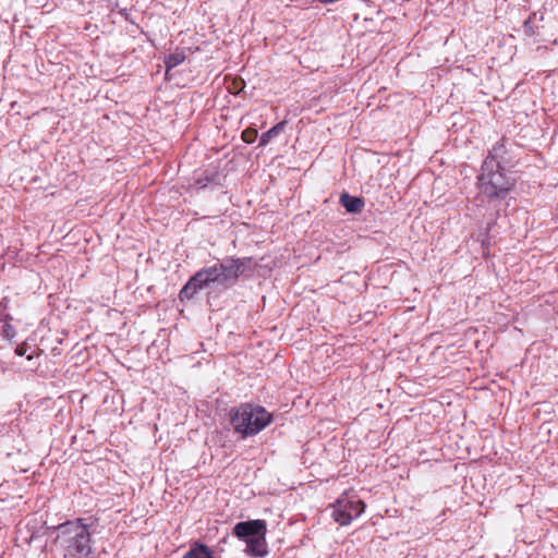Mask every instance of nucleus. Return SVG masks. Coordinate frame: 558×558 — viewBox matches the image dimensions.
<instances>
[{
	"label": "nucleus",
	"mask_w": 558,
	"mask_h": 558,
	"mask_svg": "<svg viewBox=\"0 0 558 558\" xmlns=\"http://www.w3.org/2000/svg\"><path fill=\"white\" fill-rule=\"evenodd\" d=\"M245 553L251 557H265L268 554L266 534L247 539Z\"/></svg>",
	"instance_id": "obj_8"
},
{
	"label": "nucleus",
	"mask_w": 558,
	"mask_h": 558,
	"mask_svg": "<svg viewBox=\"0 0 558 558\" xmlns=\"http://www.w3.org/2000/svg\"><path fill=\"white\" fill-rule=\"evenodd\" d=\"M284 126L286 121H282L264 132L259 138V146H266L272 138L277 137L284 130Z\"/></svg>",
	"instance_id": "obj_11"
},
{
	"label": "nucleus",
	"mask_w": 558,
	"mask_h": 558,
	"mask_svg": "<svg viewBox=\"0 0 558 558\" xmlns=\"http://www.w3.org/2000/svg\"><path fill=\"white\" fill-rule=\"evenodd\" d=\"M241 137L245 143L251 144L256 140L257 131L255 129L248 128L242 132Z\"/></svg>",
	"instance_id": "obj_13"
},
{
	"label": "nucleus",
	"mask_w": 558,
	"mask_h": 558,
	"mask_svg": "<svg viewBox=\"0 0 558 558\" xmlns=\"http://www.w3.org/2000/svg\"><path fill=\"white\" fill-rule=\"evenodd\" d=\"M230 424L234 433L242 438L257 435L272 421V415L264 407L244 402L229 412Z\"/></svg>",
	"instance_id": "obj_3"
},
{
	"label": "nucleus",
	"mask_w": 558,
	"mask_h": 558,
	"mask_svg": "<svg viewBox=\"0 0 558 558\" xmlns=\"http://www.w3.org/2000/svg\"><path fill=\"white\" fill-rule=\"evenodd\" d=\"M476 186L478 193L485 196L489 203L500 202L507 198L515 186V179L507 173L505 168L481 166Z\"/></svg>",
	"instance_id": "obj_4"
},
{
	"label": "nucleus",
	"mask_w": 558,
	"mask_h": 558,
	"mask_svg": "<svg viewBox=\"0 0 558 558\" xmlns=\"http://www.w3.org/2000/svg\"><path fill=\"white\" fill-rule=\"evenodd\" d=\"M507 149L505 147V140L501 138L498 141L493 148L488 151V155L484 159L482 165H485L486 168L493 166L495 168H505L508 163L506 159Z\"/></svg>",
	"instance_id": "obj_7"
},
{
	"label": "nucleus",
	"mask_w": 558,
	"mask_h": 558,
	"mask_svg": "<svg viewBox=\"0 0 558 558\" xmlns=\"http://www.w3.org/2000/svg\"><path fill=\"white\" fill-rule=\"evenodd\" d=\"M26 351H27V347L25 344L17 345L16 349H15V353L19 356L25 355Z\"/></svg>",
	"instance_id": "obj_15"
},
{
	"label": "nucleus",
	"mask_w": 558,
	"mask_h": 558,
	"mask_svg": "<svg viewBox=\"0 0 558 558\" xmlns=\"http://www.w3.org/2000/svg\"><path fill=\"white\" fill-rule=\"evenodd\" d=\"M185 60V54L183 51H177V52H173V53H170L167 58H166V68H167V72L175 66H178L179 64H181L183 61Z\"/></svg>",
	"instance_id": "obj_12"
},
{
	"label": "nucleus",
	"mask_w": 558,
	"mask_h": 558,
	"mask_svg": "<svg viewBox=\"0 0 558 558\" xmlns=\"http://www.w3.org/2000/svg\"><path fill=\"white\" fill-rule=\"evenodd\" d=\"M332 518L340 525H348L365 510V504L353 490L344 492L332 505Z\"/></svg>",
	"instance_id": "obj_5"
},
{
	"label": "nucleus",
	"mask_w": 558,
	"mask_h": 558,
	"mask_svg": "<svg viewBox=\"0 0 558 558\" xmlns=\"http://www.w3.org/2000/svg\"><path fill=\"white\" fill-rule=\"evenodd\" d=\"M1 335L3 338L11 340L16 336V330L11 324L5 323L2 326Z\"/></svg>",
	"instance_id": "obj_14"
},
{
	"label": "nucleus",
	"mask_w": 558,
	"mask_h": 558,
	"mask_svg": "<svg viewBox=\"0 0 558 558\" xmlns=\"http://www.w3.org/2000/svg\"><path fill=\"white\" fill-rule=\"evenodd\" d=\"M340 204L345 208L348 213L351 214L361 213L364 207V201L362 198L352 196L348 193L341 194Z\"/></svg>",
	"instance_id": "obj_10"
},
{
	"label": "nucleus",
	"mask_w": 558,
	"mask_h": 558,
	"mask_svg": "<svg viewBox=\"0 0 558 558\" xmlns=\"http://www.w3.org/2000/svg\"><path fill=\"white\" fill-rule=\"evenodd\" d=\"M267 534V523L264 520H248L238 522L233 527V535L247 543V539Z\"/></svg>",
	"instance_id": "obj_6"
},
{
	"label": "nucleus",
	"mask_w": 558,
	"mask_h": 558,
	"mask_svg": "<svg viewBox=\"0 0 558 558\" xmlns=\"http://www.w3.org/2000/svg\"><path fill=\"white\" fill-rule=\"evenodd\" d=\"M183 558H215L214 551L201 542H194Z\"/></svg>",
	"instance_id": "obj_9"
},
{
	"label": "nucleus",
	"mask_w": 558,
	"mask_h": 558,
	"mask_svg": "<svg viewBox=\"0 0 558 558\" xmlns=\"http://www.w3.org/2000/svg\"><path fill=\"white\" fill-rule=\"evenodd\" d=\"M89 519L77 518L59 524L56 544L63 550L64 558H94L92 523Z\"/></svg>",
	"instance_id": "obj_2"
},
{
	"label": "nucleus",
	"mask_w": 558,
	"mask_h": 558,
	"mask_svg": "<svg viewBox=\"0 0 558 558\" xmlns=\"http://www.w3.org/2000/svg\"><path fill=\"white\" fill-rule=\"evenodd\" d=\"M252 257H228L196 271L181 289V301H190L197 291L208 287L228 290L234 287L246 269L251 268Z\"/></svg>",
	"instance_id": "obj_1"
}]
</instances>
